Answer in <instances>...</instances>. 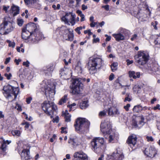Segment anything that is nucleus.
<instances>
[{
	"label": "nucleus",
	"instance_id": "nucleus-1",
	"mask_svg": "<svg viewBox=\"0 0 160 160\" xmlns=\"http://www.w3.org/2000/svg\"><path fill=\"white\" fill-rule=\"evenodd\" d=\"M90 125V122L87 119L79 118L76 120L74 126L78 132L84 133L88 131Z\"/></svg>",
	"mask_w": 160,
	"mask_h": 160
},
{
	"label": "nucleus",
	"instance_id": "nucleus-2",
	"mask_svg": "<svg viewBox=\"0 0 160 160\" xmlns=\"http://www.w3.org/2000/svg\"><path fill=\"white\" fill-rule=\"evenodd\" d=\"M14 27L13 22L10 18L5 17L2 23L0 25V34L7 35L13 31Z\"/></svg>",
	"mask_w": 160,
	"mask_h": 160
},
{
	"label": "nucleus",
	"instance_id": "nucleus-3",
	"mask_svg": "<svg viewBox=\"0 0 160 160\" xmlns=\"http://www.w3.org/2000/svg\"><path fill=\"white\" fill-rule=\"evenodd\" d=\"M42 109L47 115L50 116L51 118L56 113L57 107L54 105V103L50 101H45L42 104Z\"/></svg>",
	"mask_w": 160,
	"mask_h": 160
},
{
	"label": "nucleus",
	"instance_id": "nucleus-4",
	"mask_svg": "<svg viewBox=\"0 0 160 160\" xmlns=\"http://www.w3.org/2000/svg\"><path fill=\"white\" fill-rule=\"evenodd\" d=\"M3 91V92H2L6 98H8L11 97L12 94L14 96V100L16 99L19 92L18 88H15L10 85L4 86Z\"/></svg>",
	"mask_w": 160,
	"mask_h": 160
},
{
	"label": "nucleus",
	"instance_id": "nucleus-5",
	"mask_svg": "<svg viewBox=\"0 0 160 160\" xmlns=\"http://www.w3.org/2000/svg\"><path fill=\"white\" fill-rule=\"evenodd\" d=\"M103 61L100 58H92L90 59L88 62L90 73H93L96 71L97 69H99L102 65Z\"/></svg>",
	"mask_w": 160,
	"mask_h": 160
},
{
	"label": "nucleus",
	"instance_id": "nucleus-6",
	"mask_svg": "<svg viewBox=\"0 0 160 160\" xmlns=\"http://www.w3.org/2000/svg\"><path fill=\"white\" fill-rule=\"evenodd\" d=\"M104 138L102 137H95L92 140L90 144L92 149L97 153L101 150L102 145L104 144Z\"/></svg>",
	"mask_w": 160,
	"mask_h": 160
},
{
	"label": "nucleus",
	"instance_id": "nucleus-7",
	"mask_svg": "<svg viewBox=\"0 0 160 160\" xmlns=\"http://www.w3.org/2000/svg\"><path fill=\"white\" fill-rule=\"evenodd\" d=\"M85 78H77L73 80L72 83V92L74 94H78L81 92L83 89V81H85Z\"/></svg>",
	"mask_w": 160,
	"mask_h": 160
},
{
	"label": "nucleus",
	"instance_id": "nucleus-8",
	"mask_svg": "<svg viewBox=\"0 0 160 160\" xmlns=\"http://www.w3.org/2000/svg\"><path fill=\"white\" fill-rule=\"evenodd\" d=\"M148 54L144 51H138L137 54L135 56L136 62L141 65H143L147 62L149 59Z\"/></svg>",
	"mask_w": 160,
	"mask_h": 160
},
{
	"label": "nucleus",
	"instance_id": "nucleus-9",
	"mask_svg": "<svg viewBox=\"0 0 160 160\" xmlns=\"http://www.w3.org/2000/svg\"><path fill=\"white\" fill-rule=\"evenodd\" d=\"M60 30L59 34L63 39L71 41H72L73 35L69 29L65 26H62L60 28Z\"/></svg>",
	"mask_w": 160,
	"mask_h": 160
},
{
	"label": "nucleus",
	"instance_id": "nucleus-10",
	"mask_svg": "<svg viewBox=\"0 0 160 160\" xmlns=\"http://www.w3.org/2000/svg\"><path fill=\"white\" fill-rule=\"evenodd\" d=\"M75 17L76 15L74 13L67 12L62 17V20L66 24L70 25V22L72 25H73L75 23Z\"/></svg>",
	"mask_w": 160,
	"mask_h": 160
},
{
	"label": "nucleus",
	"instance_id": "nucleus-11",
	"mask_svg": "<svg viewBox=\"0 0 160 160\" xmlns=\"http://www.w3.org/2000/svg\"><path fill=\"white\" fill-rule=\"evenodd\" d=\"M101 130L103 134H107L112 130L111 125L109 119L102 122L101 124Z\"/></svg>",
	"mask_w": 160,
	"mask_h": 160
},
{
	"label": "nucleus",
	"instance_id": "nucleus-12",
	"mask_svg": "<svg viewBox=\"0 0 160 160\" xmlns=\"http://www.w3.org/2000/svg\"><path fill=\"white\" fill-rule=\"evenodd\" d=\"M30 38L31 42H37L40 40L42 36V34L38 29L33 31L31 33Z\"/></svg>",
	"mask_w": 160,
	"mask_h": 160
},
{
	"label": "nucleus",
	"instance_id": "nucleus-13",
	"mask_svg": "<svg viewBox=\"0 0 160 160\" xmlns=\"http://www.w3.org/2000/svg\"><path fill=\"white\" fill-rule=\"evenodd\" d=\"M144 118L142 116L136 117L132 121V125L135 128H140L144 125Z\"/></svg>",
	"mask_w": 160,
	"mask_h": 160
},
{
	"label": "nucleus",
	"instance_id": "nucleus-14",
	"mask_svg": "<svg viewBox=\"0 0 160 160\" xmlns=\"http://www.w3.org/2000/svg\"><path fill=\"white\" fill-rule=\"evenodd\" d=\"M143 152L145 155L149 157H153L157 153V152L155 148L152 146H148L145 148Z\"/></svg>",
	"mask_w": 160,
	"mask_h": 160
},
{
	"label": "nucleus",
	"instance_id": "nucleus-15",
	"mask_svg": "<svg viewBox=\"0 0 160 160\" xmlns=\"http://www.w3.org/2000/svg\"><path fill=\"white\" fill-rule=\"evenodd\" d=\"M71 73L72 71L71 69L64 67L61 69L59 74L60 77L62 78L67 79L70 77Z\"/></svg>",
	"mask_w": 160,
	"mask_h": 160
},
{
	"label": "nucleus",
	"instance_id": "nucleus-16",
	"mask_svg": "<svg viewBox=\"0 0 160 160\" xmlns=\"http://www.w3.org/2000/svg\"><path fill=\"white\" fill-rule=\"evenodd\" d=\"M73 157V160H88L87 155L82 151L75 152Z\"/></svg>",
	"mask_w": 160,
	"mask_h": 160
},
{
	"label": "nucleus",
	"instance_id": "nucleus-17",
	"mask_svg": "<svg viewBox=\"0 0 160 160\" xmlns=\"http://www.w3.org/2000/svg\"><path fill=\"white\" fill-rule=\"evenodd\" d=\"M2 139L3 140V141L0 148L2 150V154L4 155L7 153L6 151L7 147V144H9L11 142V140H5L3 138H2Z\"/></svg>",
	"mask_w": 160,
	"mask_h": 160
},
{
	"label": "nucleus",
	"instance_id": "nucleus-18",
	"mask_svg": "<svg viewBox=\"0 0 160 160\" xmlns=\"http://www.w3.org/2000/svg\"><path fill=\"white\" fill-rule=\"evenodd\" d=\"M124 156L122 153H119L117 152H113L107 160H122Z\"/></svg>",
	"mask_w": 160,
	"mask_h": 160
},
{
	"label": "nucleus",
	"instance_id": "nucleus-19",
	"mask_svg": "<svg viewBox=\"0 0 160 160\" xmlns=\"http://www.w3.org/2000/svg\"><path fill=\"white\" fill-rule=\"evenodd\" d=\"M27 29V31L30 33H32V31L33 30L34 31H36V30H37L38 29L36 28V25L35 23L33 22H30L28 23L26 27H25Z\"/></svg>",
	"mask_w": 160,
	"mask_h": 160
},
{
	"label": "nucleus",
	"instance_id": "nucleus-20",
	"mask_svg": "<svg viewBox=\"0 0 160 160\" xmlns=\"http://www.w3.org/2000/svg\"><path fill=\"white\" fill-rule=\"evenodd\" d=\"M137 139V138L135 135L130 136L127 141V143L130 145V146H131V145L132 146H134L136 144Z\"/></svg>",
	"mask_w": 160,
	"mask_h": 160
},
{
	"label": "nucleus",
	"instance_id": "nucleus-21",
	"mask_svg": "<svg viewBox=\"0 0 160 160\" xmlns=\"http://www.w3.org/2000/svg\"><path fill=\"white\" fill-rule=\"evenodd\" d=\"M29 151L27 149H23L21 154V157L23 160H28L30 158Z\"/></svg>",
	"mask_w": 160,
	"mask_h": 160
},
{
	"label": "nucleus",
	"instance_id": "nucleus-22",
	"mask_svg": "<svg viewBox=\"0 0 160 160\" xmlns=\"http://www.w3.org/2000/svg\"><path fill=\"white\" fill-rule=\"evenodd\" d=\"M55 87L53 84L52 87H51L50 85H49L45 88V94L46 95L49 94L51 93H55Z\"/></svg>",
	"mask_w": 160,
	"mask_h": 160
},
{
	"label": "nucleus",
	"instance_id": "nucleus-23",
	"mask_svg": "<svg viewBox=\"0 0 160 160\" xmlns=\"http://www.w3.org/2000/svg\"><path fill=\"white\" fill-rule=\"evenodd\" d=\"M22 39L25 40H27L28 38L31 39L30 38V32H28L27 31L26 28H24L22 29Z\"/></svg>",
	"mask_w": 160,
	"mask_h": 160
},
{
	"label": "nucleus",
	"instance_id": "nucleus-24",
	"mask_svg": "<svg viewBox=\"0 0 160 160\" xmlns=\"http://www.w3.org/2000/svg\"><path fill=\"white\" fill-rule=\"evenodd\" d=\"M112 35L115 38L116 40L118 41L123 40L125 39L124 36L120 32L117 34H113Z\"/></svg>",
	"mask_w": 160,
	"mask_h": 160
},
{
	"label": "nucleus",
	"instance_id": "nucleus-25",
	"mask_svg": "<svg viewBox=\"0 0 160 160\" xmlns=\"http://www.w3.org/2000/svg\"><path fill=\"white\" fill-rule=\"evenodd\" d=\"M129 75L130 78L132 77L134 79H136L140 78V73L139 72H135L134 71H129Z\"/></svg>",
	"mask_w": 160,
	"mask_h": 160
},
{
	"label": "nucleus",
	"instance_id": "nucleus-26",
	"mask_svg": "<svg viewBox=\"0 0 160 160\" xmlns=\"http://www.w3.org/2000/svg\"><path fill=\"white\" fill-rule=\"evenodd\" d=\"M104 136L106 138H107L108 137V141L110 142H111L114 140L115 138L114 133L112 131L111 132L107 133V134H105L104 135Z\"/></svg>",
	"mask_w": 160,
	"mask_h": 160
},
{
	"label": "nucleus",
	"instance_id": "nucleus-27",
	"mask_svg": "<svg viewBox=\"0 0 160 160\" xmlns=\"http://www.w3.org/2000/svg\"><path fill=\"white\" fill-rule=\"evenodd\" d=\"M119 78H118L114 82V87L116 88V89H118L120 88H122L123 87H129L130 86V85L123 86L119 82Z\"/></svg>",
	"mask_w": 160,
	"mask_h": 160
},
{
	"label": "nucleus",
	"instance_id": "nucleus-28",
	"mask_svg": "<svg viewBox=\"0 0 160 160\" xmlns=\"http://www.w3.org/2000/svg\"><path fill=\"white\" fill-rule=\"evenodd\" d=\"M12 12L14 16L19 13V8L18 7L13 4L11 8Z\"/></svg>",
	"mask_w": 160,
	"mask_h": 160
},
{
	"label": "nucleus",
	"instance_id": "nucleus-29",
	"mask_svg": "<svg viewBox=\"0 0 160 160\" xmlns=\"http://www.w3.org/2000/svg\"><path fill=\"white\" fill-rule=\"evenodd\" d=\"M62 115L64 117L66 122H70L71 121V115L68 112L67 110H66L65 112L62 114Z\"/></svg>",
	"mask_w": 160,
	"mask_h": 160
},
{
	"label": "nucleus",
	"instance_id": "nucleus-30",
	"mask_svg": "<svg viewBox=\"0 0 160 160\" xmlns=\"http://www.w3.org/2000/svg\"><path fill=\"white\" fill-rule=\"evenodd\" d=\"M68 143H71L72 146H73L74 147L77 146L78 145V139L77 138H70L68 141Z\"/></svg>",
	"mask_w": 160,
	"mask_h": 160
},
{
	"label": "nucleus",
	"instance_id": "nucleus-31",
	"mask_svg": "<svg viewBox=\"0 0 160 160\" xmlns=\"http://www.w3.org/2000/svg\"><path fill=\"white\" fill-rule=\"evenodd\" d=\"M142 110V107L140 105L135 106L133 109V111L136 112H138Z\"/></svg>",
	"mask_w": 160,
	"mask_h": 160
},
{
	"label": "nucleus",
	"instance_id": "nucleus-32",
	"mask_svg": "<svg viewBox=\"0 0 160 160\" xmlns=\"http://www.w3.org/2000/svg\"><path fill=\"white\" fill-rule=\"evenodd\" d=\"M43 71L46 75H49L52 72V70L51 67H49L47 68H45L43 69Z\"/></svg>",
	"mask_w": 160,
	"mask_h": 160
},
{
	"label": "nucleus",
	"instance_id": "nucleus-33",
	"mask_svg": "<svg viewBox=\"0 0 160 160\" xmlns=\"http://www.w3.org/2000/svg\"><path fill=\"white\" fill-rule=\"evenodd\" d=\"M141 89V87L138 85H136L134 86L133 88L134 93L136 94L139 93Z\"/></svg>",
	"mask_w": 160,
	"mask_h": 160
},
{
	"label": "nucleus",
	"instance_id": "nucleus-34",
	"mask_svg": "<svg viewBox=\"0 0 160 160\" xmlns=\"http://www.w3.org/2000/svg\"><path fill=\"white\" fill-rule=\"evenodd\" d=\"M88 101H83L82 102L80 105V107L82 109H84L86 108L88 106Z\"/></svg>",
	"mask_w": 160,
	"mask_h": 160
},
{
	"label": "nucleus",
	"instance_id": "nucleus-35",
	"mask_svg": "<svg viewBox=\"0 0 160 160\" xmlns=\"http://www.w3.org/2000/svg\"><path fill=\"white\" fill-rule=\"evenodd\" d=\"M67 100V95H65L59 101L58 103L59 105H62L63 103L66 102Z\"/></svg>",
	"mask_w": 160,
	"mask_h": 160
},
{
	"label": "nucleus",
	"instance_id": "nucleus-36",
	"mask_svg": "<svg viewBox=\"0 0 160 160\" xmlns=\"http://www.w3.org/2000/svg\"><path fill=\"white\" fill-rule=\"evenodd\" d=\"M118 63L117 62H114L111 65V67L112 72L115 71L117 69Z\"/></svg>",
	"mask_w": 160,
	"mask_h": 160
},
{
	"label": "nucleus",
	"instance_id": "nucleus-37",
	"mask_svg": "<svg viewBox=\"0 0 160 160\" xmlns=\"http://www.w3.org/2000/svg\"><path fill=\"white\" fill-rule=\"evenodd\" d=\"M82 69V66L81 62H78L76 65V69L78 70L79 72L80 71L81 72Z\"/></svg>",
	"mask_w": 160,
	"mask_h": 160
},
{
	"label": "nucleus",
	"instance_id": "nucleus-38",
	"mask_svg": "<svg viewBox=\"0 0 160 160\" xmlns=\"http://www.w3.org/2000/svg\"><path fill=\"white\" fill-rule=\"evenodd\" d=\"M155 39L154 41V43L155 44H160V36L156 35L155 36Z\"/></svg>",
	"mask_w": 160,
	"mask_h": 160
},
{
	"label": "nucleus",
	"instance_id": "nucleus-39",
	"mask_svg": "<svg viewBox=\"0 0 160 160\" xmlns=\"http://www.w3.org/2000/svg\"><path fill=\"white\" fill-rule=\"evenodd\" d=\"M11 133L14 136H19L20 135V131L17 130L12 131L11 132Z\"/></svg>",
	"mask_w": 160,
	"mask_h": 160
},
{
	"label": "nucleus",
	"instance_id": "nucleus-40",
	"mask_svg": "<svg viewBox=\"0 0 160 160\" xmlns=\"http://www.w3.org/2000/svg\"><path fill=\"white\" fill-rule=\"evenodd\" d=\"M120 32L123 35H127V34L129 32V31L128 30H127L125 29H123L122 28H121L120 29Z\"/></svg>",
	"mask_w": 160,
	"mask_h": 160
},
{
	"label": "nucleus",
	"instance_id": "nucleus-41",
	"mask_svg": "<svg viewBox=\"0 0 160 160\" xmlns=\"http://www.w3.org/2000/svg\"><path fill=\"white\" fill-rule=\"evenodd\" d=\"M137 15L139 16L140 18H142V19H143L144 18H145L147 17V14L144 13H142L140 11L138 13Z\"/></svg>",
	"mask_w": 160,
	"mask_h": 160
},
{
	"label": "nucleus",
	"instance_id": "nucleus-42",
	"mask_svg": "<svg viewBox=\"0 0 160 160\" xmlns=\"http://www.w3.org/2000/svg\"><path fill=\"white\" fill-rule=\"evenodd\" d=\"M150 66H148V69L151 71H156L157 70L156 68L153 67V63H152L151 65H149Z\"/></svg>",
	"mask_w": 160,
	"mask_h": 160
},
{
	"label": "nucleus",
	"instance_id": "nucleus-43",
	"mask_svg": "<svg viewBox=\"0 0 160 160\" xmlns=\"http://www.w3.org/2000/svg\"><path fill=\"white\" fill-rule=\"evenodd\" d=\"M107 112L105 110L101 111L99 113V117H103L106 116Z\"/></svg>",
	"mask_w": 160,
	"mask_h": 160
},
{
	"label": "nucleus",
	"instance_id": "nucleus-44",
	"mask_svg": "<svg viewBox=\"0 0 160 160\" xmlns=\"http://www.w3.org/2000/svg\"><path fill=\"white\" fill-rule=\"evenodd\" d=\"M114 116H118L120 114V112L118 109L114 108Z\"/></svg>",
	"mask_w": 160,
	"mask_h": 160
},
{
	"label": "nucleus",
	"instance_id": "nucleus-45",
	"mask_svg": "<svg viewBox=\"0 0 160 160\" xmlns=\"http://www.w3.org/2000/svg\"><path fill=\"white\" fill-rule=\"evenodd\" d=\"M23 23V21L22 19L21 18H19L17 19V23L19 26H22Z\"/></svg>",
	"mask_w": 160,
	"mask_h": 160
},
{
	"label": "nucleus",
	"instance_id": "nucleus-46",
	"mask_svg": "<svg viewBox=\"0 0 160 160\" xmlns=\"http://www.w3.org/2000/svg\"><path fill=\"white\" fill-rule=\"evenodd\" d=\"M36 0H24L25 3L27 5L30 3H33L36 1Z\"/></svg>",
	"mask_w": 160,
	"mask_h": 160
},
{
	"label": "nucleus",
	"instance_id": "nucleus-47",
	"mask_svg": "<svg viewBox=\"0 0 160 160\" xmlns=\"http://www.w3.org/2000/svg\"><path fill=\"white\" fill-rule=\"evenodd\" d=\"M7 42L8 43L9 47L14 48L15 46V43L14 42H12L9 40H7Z\"/></svg>",
	"mask_w": 160,
	"mask_h": 160
},
{
	"label": "nucleus",
	"instance_id": "nucleus-48",
	"mask_svg": "<svg viewBox=\"0 0 160 160\" xmlns=\"http://www.w3.org/2000/svg\"><path fill=\"white\" fill-rule=\"evenodd\" d=\"M22 125H25V129H27L30 126V124H29V123L27 122H24L22 123Z\"/></svg>",
	"mask_w": 160,
	"mask_h": 160
},
{
	"label": "nucleus",
	"instance_id": "nucleus-49",
	"mask_svg": "<svg viewBox=\"0 0 160 160\" xmlns=\"http://www.w3.org/2000/svg\"><path fill=\"white\" fill-rule=\"evenodd\" d=\"M146 138L148 142H153L154 140L152 137V136H147L146 137Z\"/></svg>",
	"mask_w": 160,
	"mask_h": 160
},
{
	"label": "nucleus",
	"instance_id": "nucleus-50",
	"mask_svg": "<svg viewBox=\"0 0 160 160\" xmlns=\"http://www.w3.org/2000/svg\"><path fill=\"white\" fill-rule=\"evenodd\" d=\"M15 108L17 109L18 110L22 111L21 107L18 103H16Z\"/></svg>",
	"mask_w": 160,
	"mask_h": 160
},
{
	"label": "nucleus",
	"instance_id": "nucleus-51",
	"mask_svg": "<svg viewBox=\"0 0 160 160\" xmlns=\"http://www.w3.org/2000/svg\"><path fill=\"white\" fill-rule=\"evenodd\" d=\"M76 105V104L75 103H73L70 105H69L68 106V107L69 108V111H71L72 110V107L75 106Z\"/></svg>",
	"mask_w": 160,
	"mask_h": 160
},
{
	"label": "nucleus",
	"instance_id": "nucleus-52",
	"mask_svg": "<svg viewBox=\"0 0 160 160\" xmlns=\"http://www.w3.org/2000/svg\"><path fill=\"white\" fill-rule=\"evenodd\" d=\"M5 76L7 77V79L9 80L11 79V77H12V74L11 73H9L8 74L6 73L5 74Z\"/></svg>",
	"mask_w": 160,
	"mask_h": 160
},
{
	"label": "nucleus",
	"instance_id": "nucleus-53",
	"mask_svg": "<svg viewBox=\"0 0 160 160\" xmlns=\"http://www.w3.org/2000/svg\"><path fill=\"white\" fill-rule=\"evenodd\" d=\"M112 108H110L108 109V114L109 115H112V114H113L112 112Z\"/></svg>",
	"mask_w": 160,
	"mask_h": 160
},
{
	"label": "nucleus",
	"instance_id": "nucleus-54",
	"mask_svg": "<svg viewBox=\"0 0 160 160\" xmlns=\"http://www.w3.org/2000/svg\"><path fill=\"white\" fill-rule=\"evenodd\" d=\"M130 106V105L129 104H128L126 106H124V108L127 111H128L129 110V108Z\"/></svg>",
	"mask_w": 160,
	"mask_h": 160
},
{
	"label": "nucleus",
	"instance_id": "nucleus-55",
	"mask_svg": "<svg viewBox=\"0 0 160 160\" xmlns=\"http://www.w3.org/2000/svg\"><path fill=\"white\" fill-rule=\"evenodd\" d=\"M59 121V117L58 116H56L55 118H53V122H55L58 123Z\"/></svg>",
	"mask_w": 160,
	"mask_h": 160
},
{
	"label": "nucleus",
	"instance_id": "nucleus-56",
	"mask_svg": "<svg viewBox=\"0 0 160 160\" xmlns=\"http://www.w3.org/2000/svg\"><path fill=\"white\" fill-rule=\"evenodd\" d=\"M102 8H104L106 10L108 11L109 10V6L108 5H106L105 6H102Z\"/></svg>",
	"mask_w": 160,
	"mask_h": 160
},
{
	"label": "nucleus",
	"instance_id": "nucleus-57",
	"mask_svg": "<svg viewBox=\"0 0 160 160\" xmlns=\"http://www.w3.org/2000/svg\"><path fill=\"white\" fill-rule=\"evenodd\" d=\"M137 34H134L132 36V38H131V40L132 41L135 40H136L137 39Z\"/></svg>",
	"mask_w": 160,
	"mask_h": 160
},
{
	"label": "nucleus",
	"instance_id": "nucleus-58",
	"mask_svg": "<svg viewBox=\"0 0 160 160\" xmlns=\"http://www.w3.org/2000/svg\"><path fill=\"white\" fill-rule=\"evenodd\" d=\"M126 62H127V65H129L132 63H133V61L132 60H130L129 59H127L126 60Z\"/></svg>",
	"mask_w": 160,
	"mask_h": 160
},
{
	"label": "nucleus",
	"instance_id": "nucleus-59",
	"mask_svg": "<svg viewBox=\"0 0 160 160\" xmlns=\"http://www.w3.org/2000/svg\"><path fill=\"white\" fill-rule=\"evenodd\" d=\"M56 137V135L55 134H53L52 137L50 139V141L51 142H53L54 141V140L55 139Z\"/></svg>",
	"mask_w": 160,
	"mask_h": 160
},
{
	"label": "nucleus",
	"instance_id": "nucleus-60",
	"mask_svg": "<svg viewBox=\"0 0 160 160\" xmlns=\"http://www.w3.org/2000/svg\"><path fill=\"white\" fill-rule=\"evenodd\" d=\"M29 62L28 61H27L25 62H23V65L26 66V67H28L29 66Z\"/></svg>",
	"mask_w": 160,
	"mask_h": 160
},
{
	"label": "nucleus",
	"instance_id": "nucleus-61",
	"mask_svg": "<svg viewBox=\"0 0 160 160\" xmlns=\"http://www.w3.org/2000/svg\"><path fill=\"white\" fill-rule=\"evenodd\" d=\"M32 98L31 97H29L27 98L26 102L28 104H29L31 102V101L32 100Z\"/></svg>",
	"mask_w": 160,
	"mask_h": 160
},
{
	"label": "nucleus",
	"instance_id": "nucleus-62",
	"mask_svg": "<svg viewBox=\"0 0 160 160\" xmlns=\"http://www.w3.org/2000/svg\"><path fill=\"white\" fill-rule=\"evenodd\" d=\"M105 37H107L106 38V41H109L111 40V36H108L107 34L105 35Z\"/></svg>",
	"mask_w": 160,
	"mask_h": 160
},
{
	"label": "nucleus",
	"instance_id": "nucleus-63",
	"mask_svg": "<svg viewBox=\"0 0 160 160\" xmlns=\"http://www.w3.org/2000/svg\"><path fill=\"white\" fill-rule=\"evenodd\" d=\"M160 105L159 104H157L156 105V106L154 107L153 108V109L155 110L157 109H158L160 110Z\"/></svg>",
	"mask_w": 160,
	"mask_h": 160
},
{
	"label": "nucleus",
	"instance_id": "nucleus-64",
	"mask_svg": "<svg viewBox=\"0 0 160 160\" xmlns=\"http://www.w3.org/2000/svg\"><path fill=\"white\" fill-rule=\"evenodd\" d=\"M114 78V75L113 73H111L109 77V80L110 81L112 80Z\"/></svg>",
	"mask_w": 160,
	"mask_h": 160
}]
</instances>
